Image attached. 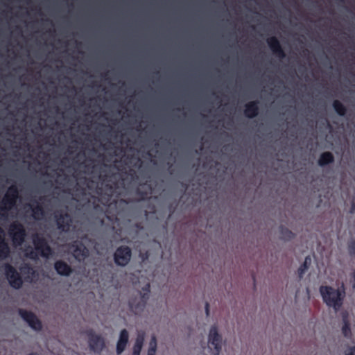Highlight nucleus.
Returning a JSON list of instances; mask_svg holds the SVG:
<instances>
[{
  "label": "nucleus",
  "instance_id": "f257e3e1",
  "mask_svg": "<svg viewBox=\"0 0 355 355\" xmlns=\"http://www.w3.org/2000/svg\"><path fill=\"white\" fill-rule=\"evenodd\" d=\"M101 187L98 189V197L92 196L93 207L96 211H103L105 218L113 225H119L124 204L123 199H116L118 189L124 187L121 173H112L102 179Z\"/></svg>",
  "mask_w": 355,
  "mask_h": 355
},
{
  "label": "nucleus",
  "instance_id": "f03ea898",
  "mask_svg": "<svg viewBox=\"0 0 355 355\" xmlns=\"http://www.w3.org/2000/svg\"><path fill=\"white\" fill-rule=\"evenodd\" d=\"M324 303L337 312L342 307L345 297V288H334L331 286H321L319 288Z\"/></svg>",
  "mask_w": 355,
  "mask_h": 355
},
{
  "label": "nucleus",
  "instance_id": "7ed1b4c3",
  "mask_svg": "<svg viewBox=\"0 0 355 355\" xmlns=\"http://www.w3.org/2000/svg\"><path fill=\"white\" fill-rule=\"evenodd\" d=\"M33 243L35 250L31 249L26 255L31 259H36L40 254L42 257L49 258L53 254V250L48 243L47 240L39 234L33 235Z\"/></svg>",
  "mask_w": 355,
  "mask_h": 355
},
{
  "label": "nucleus",
  "instance_id": "20e7f679",
  "mask_svg": "<svg viewBox=\"0 0 355 355\" xmlns=\"http://www.w3.org/2000/svg\"><path fill=\"white\" fill-rule=\"evenodd\" d=\"M19 193L17 185L10 186L0 202V216L6 217L8 212L17 204Z\"/></svg>",
  "mask_w": 355,
  "mask_h": 355
},
{
  "label": "nucleus",
  "instance_id": "39448f33",
  "mask_svg": "<svg viewBox=\"0 0 355 355\" xmlns=\"http://www.w3.org/2000/svg\"><path fill=\"white\" fill-rule=\"evenodd\" d=\"M150 284H146L143 288V293H140L139 297H132L129 300L130 310L135 314H138L144 311L150 293Z\"/></svg>",
  "mask_w": 355,
  "mask_h": 355
},
{
  "label": "nucleus",
  "instance_id": "423d86ee",
  "mask_svg": "<svg viewBox=\"0 0 355 355\" xmlns=\"http://www.w3.org/2000/svg\"><path fill=\"white\" fill-rule=\"evenodd\" d=\"M53 218L57 229L60 232L64 233L69 232L73 225V218L67 211L58 210L55 211Z\"/></svg>",
  "mask_w": 355,
  "mask_h": 355
},
{
  "label": "nucleus",
  "instance_id": "0eeeda50",
  "mask_svg": "<svg viewBox=\"0 0 355 355\" xmlns=\"http://www.w3.org/2000/svg\"><path fill=\"white\" fill-rule=\"evenodd\" d=\"M8 235L13 244L18 246L22 245L24 242L26 232L24 225L19 222L15 221L10 225Z\"/></svg>",
  "mask_w": 355,
  "mask_h": 355
},
{
  "label": "nucleus",
  "instance_id": "6e6552de",
  "mask_svg": "<svg viewBox=\"0 0 355 355\" xmlns=\"http://www.w3.org/2000/svg\"><path fill=\"white\" fill-rule=\"evenodd\" d=\"M1 269L11 287L19 289L22 286L23 280L17 270L9 263H5L2 265Z\"/></svg>",
  "mask_w": 355,
  "mask_h": 355
},
{
  "label": "nucleus",
  "instance_id": "1a4fd4ad",
  "mask_svg": "<svg viewBox=\"0 0 355 355\" xmlns=\"http://www.w3.org/2000/svg\"><path fill=\"white\" fill-rule=\"evenodd\" d=\"M85 334L88 338V345L90 350L94 353L100 354L105 347L104 338L101 335L96 334L92 329L87 330Z\"/></svg>",
  "mask_w": 355,
  "mask_h": 355
},
{
  "label": "nucleus",
  "instance_id": "9d476101",
  "mask_svg": "<svg viewBox=\"0 0 355 355\" xmlns=\"http://www.w3.org/2000/svg\"><path fill=\"white\" fill-rule=\"evenodd\" d=\"M132 258V250L128 245L119 246L113 254L115 264L118 266L125 267L130 261Z\"/></svg>",
  "mask_w": 355,
  "mask_h": 355
},
{
  "label": "nucleus",
  "instance_id": "9b49d317",
  "mask_svg": "<svg viewBox=\"0 0 355 355\" xmlns=\"http://www.w3.org/2000/svg\"><path fill=\"white\" fill-rule=\"evenodd\" d=\"M19 314L21 318L28 323L31 329L37 331L42 330V322L34 313L20 309L19 310Z\"/></svg>",
  "mask_w": 355,
  "mask_h": 355
},
{
  "label": "nucleus",
  "instance_id": "f8f14e48",
  "mask_svg": "<svg viewBox=\"0 0 355 355\" xmlns=\"http://www.w3.org/2000/svg\"><path fill=\"white\" fill-rule=\"evenodd\" d=\"M70 249L73 257L79 262L84 261L89 255L88 249L81 241H73L70 245Z\"/></svg>",
  "mask_w": 355,
  "mask_h": 355
},
{
  "label": "nucleus",
  "instance_id": "ddd939ff",
  "mask_svg": "<svg viewBox=\"0 0 355 355\" xmlns=\"http://www.w3.org/2000/svg\"><path fill=\"white\" fill-rule=\"evenodd\" d=\"M209 343L214 348V355H219L222 348V337L215 325L212 326L209 330Z\"/></svg>",
  "mask_w": 355,
  "mask_h": 355
},
{
  "label": "nucleus",
  "instance_id": "4468645a",
  "mask_svg": "<svg viewBox=\"0 0 355 355\" xmlns=\"http://www.w3.org/2000/svg\"><path fill=\"white\" fill-rule=\"evenodd\" d=\"M266 42L275 55L278 57L279 59H284L286 57V53L279 40L275 36L268 37Z\"/></svg>",
  "mask_w": 355,
  "mask_h": 355
},
{
  "label": "nucleus",
  "instance_id": "2eb2a0df",
  "mask_svg": "<svg viewBox=\"0 0 355 355\" xmlns=\"http://www.w3.org/2000/svg\"><path fill=\"white\" fill-rule=\"evenodd\" d=\"M153 191L152 185L146 181L144 183L139 184L136 189V194L139 196L140 200L149 199Z\"/></svg>",
  "mask_w": 355,
  "mask_h": 355
},
{
  "label": "nucleus",
  "instance_id": "dca6fc26",
  "mask_svg": "<svg viewBox=\"0 0 355 355\" xmlns=\"http://www.w3.org/2000/svg\"><path fill=\"white\" fill-rule=\"evenodd\" d=\"M129 340V334L127 329H123L121 331L119 338L116 343V354H121L125 349Z\"/></svg>",
  "mask_w": 355,
  "mask_h": 355
},
{
  "label": "nucleus",
  "instance_id": "f3484780",
  "mask_svg": "<svg viewBox=\"0 0 355 355\" xmlns=\"http://www.w3.org/2000/svg\"><path fill=\"white\" fill-rule=\"evenodd\" d=\"M259 102L257 101H253L248 102L245 105L244 114L249 119H253L256 117L259 111Z\"/></svg>",
  "mask_w": 355,
  "mask_h": 355
},
{
  "label": "nucleus",
  "instance_id": "a211bd4d",
  "mask_svg": "<svg viewBox=\"0 0 355 355\" xmlns=\"http://www.w3.org/2000/svg\"><path fill=\"white\" fill-rule=\"evenodd\" d=\"M54 268L62 276H69L72 272L71 266L62 260L56 261L54 263Z\"/></svg>",
  "mask_w": 355,
  "mask_h": 355
},
{
  "label": "nucleus",
  "instance_id": "6ab92c4d",
  "mask_svg": "<svg viewBox=\"0 0 355 355\" xmlns=\"http://www.w3.org/2000/svg\"><path fill=\"white\" fill-rule=\"evenodd\" d=\"M34 204L28 205L32 211V216L35 220H39L44 216V209L42 204L36 200H33Z\"/></svg>",
  "mask_w": 355,
  "mask_h": 355
},
{
  "label": "nucleus",
  "instance_id": "aec40b11",
  "mask_svg": "<svg viewBox=\"0 0 355 355\" xmlns=\"http://www.w3.org/2000/svg\"><path fill=\"white\" fill-rule=\"evenodd\" d=\"M145 340V332L140 331L137 334L135 344L132 347V355H140Z\"/></svg>",
  "mask_w": 355,
  "mask_h": 355
},
{
  "label": "nucleus",
  "instance_id": "412c9836",
  "mask_svg": "<svg viewBox=\"0 0 355 355\" xmlns=\"http://www.w3.org/2000/svg\"><path fill=\"white\" fill-rule=\"evenodd\" d=\"M0 233H3V230L0 227ZM10 253L8 244L6 242L5 239L0 236V260L7 259Z\"/></svg>",
  "mask_w": 355,
  "mask_h": 355
},
{
  "label": "nucleus",
  "instance_id": "4be33fe9",
  "mask_svg": "<svg viewBox=\"0 0 355 355\" xmlns=\"http://www.w3.org/2000/svg\"><path fill=\"white\" fill-rule=\"evenodd\" d=\"M334 155L331 152L327 151L320 154L318 164L320 166L324 167L328 164L334 163Z\"/></svg>",
  "mask_w": 355,
  "mask_h": 355
},
{
  "label": "nucleus",
  "instance_id": "5701e85b",
  "mask_svg": "<svg viewBox=\"0 0 355 355\" xmlns=\"http://www.w3.org/2000/svg\"><path fill=\"white\" fill-rule=\"evenodd\" d=\"M280 239L284 241H291L295 238V234L287 227L281 225L279 227Z\"/></svg>",
  "mask_w": 355,
  "mask_h": 355
},
{
  "label": "nucleus",
  "instance_id": "b1692460",
  "mask_svg": "<svg viewBox=\"0 0 355 355\" xmlns=\"http://www.w3.org/2000/svg\"><path fill=\"white\" fill-rule=\"evenodd\" d=\"M335 112L340 116H344L347 113V107L338 100H334L332 103Z\"/></svg>",
  "mask_w": 355,
  "mask_h": 355
},
{
  "label": "nucleus",
  "instance_id": "393cba45",
  "mask_svg": "<svg viewBox=\"0 0 355 355\" xmlns=\"http://www.w3.org/2000/svg\"><path fill=\"white\" fill-rule=\"evenodd\" d=\"M343 327H342V333L343 336L346 338H349L352 335L350 323L348 320L347 316L344 315L343 318Z\"/></svg>",
  "mask_w": 355,
  "mask_h": 355
},
{
  "label": "nucleus",
  "instance_id": "a878e982",
  "mask_svg": "<svg viewBox=\"0 0 355 355\" xmlns=\"http://www.w3.org/2000/svg\"><path fill=\"white\" fill-rule=\"evenodd\" d=\"M311 258L309 256L306 257L304 263L300 266L297 270L299 277L301 279L305 272L307 270L309 266L311 263Z\"/></svg>",
  "mask_w": 355,
  "mask_h": 355
},
{
  "label": "nucleus",
  "instance_id": "bb28decb",
  "mask_svg": "<svg viewBox=\"0 0 355 355\" xmlns=\"http://www.w3.org/2000/svg\"><path fill=\"white\" fill-rule=\"evenodd\" d=\"M347 250L349 255H355V239H352L347 243Z\"/></svg>",
  "mask_w": 355,
  "mask_h": 355
},
{
  "label": "nucleus",
  "instance_id": "cd10ccee",
  "mask_svg": "<svg viewBox=\"0 0 355 355\" xmlns=\"http://www.w3.org/2000/svg\"><path fill=\"white\" fill-rule=\"evenodd\" d=\"M128 175L130 176V178L133 181H137L139 179V176L137 175V173L135 170L130 168L129 170V172L128 173Z\"/></svg>",
  "mask_w": 355,
  "mask_h": 355
},
{
  "label": "nucleus",
  "instance_id": "c85d7f7f",
  "mask_svg": "<svg viewBox=\"0 0 355 355\" xmlns=\"http://www.w3.org/2000/svg\"><path fill=\"white\" fill-rule=\"evenodd\" d=\"M151 348H157V338L155 335H153L151 336L150 340L149 342V347Z\"/></svg>",
  "mask_w": 355,
  "mask_h": 355
},
{
  "label": "nucleus",
  "instance_id": "c756f323",
  "mask_svg": "<svg viewBox=\"0 0 355 355\" xmlns=\"http://www.w3.org/2000/svg\"><path fill=\"white\" fill-rule=\"evenodd\" d=\"M176 207H177V205H175V206H173V205H169L168 208L170 210V213H169L168 218H169L173 214V213L175 212V210L176 209Z\"/></svg>",
  "mask_w": 355,
  "mask_h": 355
},
{
  "label": "nucleus",
  "instance_id": "7c9ffc66",
  "mask_svg": "<svg viewBox=\"0 0 355 355\" xmlns=\"http://www.w3.org/2000/svg\"><path fill=\"white\" fill-rule=\"evenodd\" d=\"M156 351H157V348L148 347L147 355H155Z\"/></svg>",
  "mask_w": 355,
  "mask_h": 355
},
{
  "label": "nucleus",
  "instance_id": "2f4dec72",
  "mask_svg": "<svg viewBox=\"0 0 355 355\" xmlns=\"http://www.w3.org/2000/svg\"><path fill=\"white\" fill-rule=\"evenodd\" d=\"M355 354V347H352L349 348L348 352H345V355H354Z\"/></svg>",
  "mask_w": 355,
  "mask_h": 355
},
{
  "label": "nucleus",
  "instance_id": "473e14b6",
  "mask_svg": "<svg viewBox=\"0 0 355 355\" xmlns=\"http://www.w3.org/2000/svg\"><path fill=\"white\" fill-rule=\"evenodd\" d=\"M141 259H142L143 261L147 260L148 259V257H149L148 252H146L145 253L141 254Z\"/></svg>",
  "mask_w": 355,
  "mask_h": 355
},
{
  "label": "nucleus",
  "instance_id": "72a5a7b5",
  "mask_svg": "<svg viewBox=\"0 0 355 355\" xmlns=\"http://www.w3.org/2000/svg\"><path fill=\"white\" fill-rule=\"evenodd\" d=\"M352 278L353 279V284H352V287L354 288H355V269L354 270V271L352 272Z\"/></svg>",
  "mask_w": 355,
  "mask_h": 355
},
{
  "label": "nucleus",
  "instance_id": "f704fd0d",
  "mask_svg": "<svg viewBox=\"0 0 355 355\" xmlns=\"http://www.w3.org/2000/svg\"><path fill=\"white\" fill-rule=\"evenodd\" d=\"M205 312L206 315L208 316L209 315V304L208 302L205 304Z\"/></svg>",
  "mask_w": 355,
  "mask_h": 355
},
{
  "label": "nucleus",
  "instance_id": "c9c22d12",
  "mask_svg": "<svg viewBox=\"0 0 355 355\" xmlns=\"http://www.w3.org/2000/svg\"><path fill=\"white\" fill-rule=\"evenodd\" d=\"M24 269L29 270H31V268L28 265H26L24 267L21 268V271H24Z\"/></svg>",
  "mask_w": 355,
  "mask_h": 355
},
{
  "label": "nucleus",
  "instance_id": "e433bc0d",
  "mask_svg": "<svg viewBox=\"0 0 355 355\" xmlns=\"http://www.w3.org/2000/svg\"><path fill=\"white\" fill-rule=\"evenodd\" d=\"M355 209V205L354 203L352 204V208H351V213H353L354 210Z\"/></svg>",
  "mask_w": 355,
  "mask_h": 355
},
{
  "label": "nucleus",
  "instance_id": "4c0bfd02",
  "mask_svg": "<svg viewBox=\"0 0 355 355\" xmlns=\"http://www.w3.org/2000/svg\"><path fill=\"white\" fill-rule=\"evenodd\" d=\"M28 355H37V354H34V353H31V354H28Z\"/></svg>",
  "mask_w": 355,
  "mask_h": 355
},
{
  "label": "nucleus",
  "instance_id": "58836bf2",
  "mask_svg": "<svg viewBox=\"0 0 355 355\" xmlns=\"http://www.w3.org/2000/svg\"><path fill=\"white\" fill-rule=\"evenodd\" d=\"M43 199V197L40 198V200H42Z\"/></svg>",
  "mask_w": 355,
  "mask_h": 355
}]
</instances>
